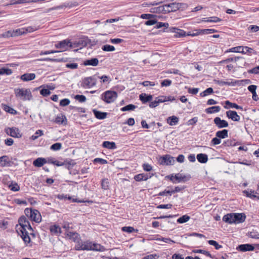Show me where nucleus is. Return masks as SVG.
<instances>
[{
	"mask_svg": "<svg viewBox=\"0 0 259 259\" xmlns=\"http://www.w3.org/2000/svg\"><path fill=\"white\" fill-rule=\"evenodd\" d=\"M18 223L20 228L17 230L18 234L20 235L24 243L27 245L30 242V238L28 232L26 231V225L30 224L28 219L24 215H22L18 219Z\"/></svg>",
	"mask_w": 259,
	"mask_h": 259,
	"instance_id": "obj_1",
	"label": "nucleus"
},
{
	"mask_svg": "<svg viewBox=\"0 0 259 259\" xmlns=\"http://www.w3.org/2000/svg\"><path fill=\"white\" fill-rule=\"evenodd\" d=\"M246 218L244 213H230L223 217V221L229 224H240L244 222Z\"/></svg>",
	"mask_w": 259,
	"mask_h": 259,
	"instance_id": "obj_2",
	"label": "nucleus"
},
{
	"mask_svg": "<svg viewBox=\"0 0 259 259\" xmlns=\"http://www.w3.org/2000/svg\"><path fill=\"white\" fill-rule=\"evenodd\" d=\"M24 213L30 220L37 223H40L41 221V214L36 209L31 208H26L24 210Z\"/></svg>",
	"mask_w": 259,
	"mask_h": 259,
	"instance_id": "obj_3",
	"label": "nucleus"
},
{
	"mask_svg": "<svg viewBox=\"0 0 259 259\" xmlns=\"http://www.w3.org/2000/svg\"><path fill=\"white\" fill-rule=\"evenodd\" d=\"M166 14L171 12H176L177 10H181L183 11L186 9L188 6L185 3H171L164 4Z\"/></svg>",
	"mask_w": 259,
	"mask_h": 259,
	"instance_id": "obj_4",
	"label": "nucleus"
},
{
	"mask_svg": "<svg viewBox=\"0 0 259 259\" xmlns=\"http://www.w3.org/2000/svg\"><path fill=\"white\" fill-rule=\"evenodd\" d=\"M14 93L16 97L22 98L24 101L32 99V95L29 89L16 88L14 89Z\"/></svg>",
	"mask_w": 259,
	"mask_h": 259,
	"instance_id": "obj_5",
	"label": "nucleus"
},
{
	"mask_svg": "<svg viewBox=\"0 0 259 259\" xmlns=\"http://www.w3.org/2000/svg\"><path fill=\"white\" fill-rule=\"evenodd\" d=\"M116 91H107L101 95V99L107 103L113 102L117 98Z\"/></svg>",
	"mask_w": 259,
	"mask_h": 259,
	"instance_id": "obj_6",
	"label": "nucleus"
},
{
	"mask_svg": "<svg viewBox=\"0 0 259 259\" xmlns=\"http://www.w3.org/2000/svg\"><path fill=\"white\" fill-rule=\"evenodd\" d=\"M174 163V157L169 154L160 156L158 160V163L162 165H171Z\"/></svg>",
	"mask_w": 259,
	"mask_h": 259,
	"instance_id": "obj_7",
	"label": "nucleus"
},
{
	"mask_svg": "<svg viewBox=\"0 0 259 259\" xmlns=\"http://www.w3.org/2000/svg\"><path fill=\"white\" fill-rule=\"evenodd\" d=\"M76 250H97V244H92L91 242H81V244H78L75 246Z\"/></svg>",
	"mask_w": 259,
	"mask_h": 259,
	"instance_id": "obj_8",
	"label": "nucleus"
},
{
	"mask_svg": "<svg viewBox=\"0 0 259 259\" xmlns=\"http://www.w3.org/2000/svg\"><path fill=\"white\" fill-rule=\"evenodd\" d=\"M88 42L86 38L81 37L78 39L71 41L70 45V48H77L76 51L79 49H81L83 47H85L87 45Z\"/></svg>",
	"mask_w": 259,
	"mask_h": 259,
	"instance_id": "obj_9",
	"label": "nucleus"
},
{
	"mask_svg": "<svg viewBox=\"0 0 259 259\" xmlns=\"http://www.w3.org/2000/svg\"><path fill=\"white\" fill-rule=\"evenodd\" d=\"M96 83L95 76L85 77L82 80L81 85L84 88H90Z\"/></svg>",
	"mask_w": 259,
	"mask_h": 259,
	"instance_id": "obj_10",
	"label": "nucleus"
},
{
	"mask_svg": "<svg viewBox=\"0 0 259 259\" xmlns=\"http://www.w3.org/2000/svg\"><path fill=\"white\" fill-rule=\"evenodd\" d=\"M191 179L190 175H185L181 173H178L175 175V184L180 183H185Z\"/></svg>",
	"mask_w": 259,
	"mask_h": 259,
	"instance_id": "obj_11",
	"label": "nucleus"
},
{
	"mask_svg": "<svg viewBox=\"0 0 259 259\" xmlns=\"http://www.w3.org/2000/svg\"><path fill=\"white\" fill-rule=\"evenodd\" d=\"M77 5H78V3L76 2H71V3H65L62 4V5H60L59 6L49 8L47 12H50L53 10L61 9L67 8V7L70 8V7H75V6H77Z\"/></svg>",
	"mask_w": 259,
	"mask_h": 259,
	"instance_id": "obj_12",
	"label": "nucleus"
},
{
	"mask_svg": "<svg viewBox=\"0 0 259 259\" xmlns=\"http://www.w3.org/2000/svg\"><path fill=\"white\" fill-rule=\"evenodd\" d=\"M236 249L241 252H246L253 251L254 250V246L252 244H242L239 245Z\"/></svg>",
	"mask_w": 259,
	"mask_h": 259,
	"instance_id": "obj_13",
	"label": "nucleus"
},
{
	"mask_svg": "<svg viewBox=\"0 0 259 259\" xmlns=\"http://www.w3.org/2000/svg\"><path fill=\"white\" fill-rule=\"evenodd\" d=\"M213 122L219 128L227 127L229 126V123L226 120L222 119L219 117H216L214 118L213 119Z\"/></svg>",
	"mask_w": 259,
	"mask_h": 259,
	"instance_id": "obj_14",
	"label": "nucleus"
},
{
	"mask_svg": "<svg viewBox=\"0 0 259 259\" xmlns=\"http://www.w3.org/2000/svg\"><path fill=\"white\" fill-rule=\"evenodd\" d=\"M70 44L71 41L68 39H64L55 44V46L57 49L66 50L68 47L70 48Z\"/></svg>",
	"mask_w": 259,
	"mask_h": 259,
	"instance_id": "obj_15",
	"label": "nucleus"
},
{
	"mask_svg": "<svg viewBox=\"0 0 259 259\" xmlns=\"http://www.w3.org/2000/svg\"><path fill=\"white\" fill-rule=\"evenodd\" d=\"M54 165H55L57 166L66 165L68 169H70L71 166H73L75 163L72 160H65L64 162H61L55 159Z\"/></svg>",
	"mask_w": 259,
	"mask_h": 259,
	"instance_id": "obj_16",
	"label": "nucleus"
},
{
	"mask_svg": "<svg viewBox=\"0 0 259 259\" xmlns=\"http://www.w3.org/2000/svg\"><path fill=\"white\" fill-rule=\"evenodd\" d=\"M7 134L14 138H19L21 137L19 128L17 127L8 128L6 130Z\"/></svg>",
	"mask_w": 259,
	"mask_h": 259,
	"instance_id": "obj_17",
	"label": "nucleus"
},
{
	"mask_svg": "<svg viewBox=\"0 0 259 259\" xmlns=\"http://www.w3.org/2000/svg\"><path fill=\"white\" fill-rule=\"evenodd\" d=\"M52 235L59 236L62 233L61 228L59 226L54 224L51 225L49 228Z\"/></svg>",
	"mask_w": 259,
	"mask_h": 259,
	"instance_id": "obj_18",
	"label": "nucleus"
},
{
	"mask_svg": "<svg viewBox=\"0 0 259 259\" xmlns=\"http://www.w3.org/2000/svg\"><path fill=\"white\" fill-rule=\"evenodd\" d=\"M64 235L69 239L74 242L78 241L79 239V235L76 232L66 231Z\"/></svg>",
	"mask_w": 259,
	"mask_h": 259,
	"instance_id": "obj_19",
	"label": "nucleus"
},
{
	"mask_svg": "<svg viewBox=\"0 0 259 259\" xmlns=\"http://www.w3.org/2000/svg\"><path fill=\"white\" fill-rule=\"evenodd\" d=\"M54 122L59 125L62 124L65 125L67 124V119L64 115L60 114L57 115Z\"/></svg>",
	"mask_w": 259,
	"mask_h": 259,
	"instance_id": "obj_20",
	"label": "nucleus"
},
{
	"mask_svg": "<svg viewBox=\"0 0 259 259\" xmlns=\"http://www.w3.org/2000/svg\"><path fill=\"white\" fill-rule=\"evenodd\" d=\"M239 145H240V143L236 142L235 139H230L224 141L220 147L222 148L223 147H234Z\"/></svg>",
	"mask_w": 259,
	"mask_h": 259,
	"instance_id": "obj_21",
	"label": "nucleus"
},
{
	"mask_svg": "<svg viewBox=\"0 0 259 259\" xmlns=\"http://www.w3.org/2000/svg\"><path fill=\"white\" fill-rule=\"evenodd\" d=\"M226 115L233 121H239L240 120V116L236 111L229 110L226 112Z\"/></svg>",
	"mask_w": 259,
	"mask_h": 259,
	"instance_id": "obj_22",
	"label": "nucleus"
},
{
	"mask_svg": "<svg viewBox=\"0 0 259 259\" xmlns=\"http://www.w3.org/2000/svg\"><path fill=\"white\" fill-rule=\"evenodd\" d=\"M34 91L39 90L40 94L44 97H47L51 94V91L45 87V84L40 85L39 87L36 88Z\"/></svg>",
	"mask_w": 259,
	"mask_h": 259,
	"instance_id": "obj_23",
	"label": "nucleus"
},
{
	"mask_svg": "<svg viewBox=\"0 0 259 259\" xmlns=\"http://www.w3.org/2000/svg\"><path fill=\"white\" fill-rule=\"evenodd\" d=\"M153 99V96L151 95H148L146 93H142L139 96V99L143 104H146L150 102Z\"/></svg>",
	"mask_w": 259,
	"mask_h": 259,
	"instance_id": "obj_24",
	"label": "nucleus"
},
{
	"mask_svg": "<svg viewBox=\"0 0 259 259\" xmlns=\"http://www.w3.org/2000/svg\"><path fill=\"white\" fill-rule=\"evenodd\" d=\"M36 75L34 73H26L20 76V79L23 81H29L35 78Z\"/></svg>",
	"mask_w": 259,
	"mask_h": 259,
	"instance_id": "obj_25",
	"label": "nucleus"
},
{
	"mask_svg": "<svg viewBox=\"0 0 259 259\" xmlns=\"http://www.w3.org/2000/svg\"><path fill=\"white\" fill-rule=\"evenodd\" d=\"M45 163H47V159L42 157L37 158L33 162V165L37 167L42 166Z\"/></svg>",
	"mask_w": 259,
	"mask_h": 259,
	"instance_id": "obj_26",
	"label": "nucleus"
},
{
	"mask_svg": "<svg viewBox=\"0 0 259 259\" xmlns=\"http://www.w3.org/2000/svg\"><path fill=\"white\" fill-rule=\"evenodd\" d=\"M150 12L153 13H163L166 14L164 4L162 6H160L159 7H154L150 9Z\"/></svg>",
	"mask_w": 259,
	"mask_h": 259,
	"instance_id": "obj_27",
	"label": "nucleus"
},
{
	"mask_svg": "<svg viewBox=\"0 0 259 259\" xmlns=\"http://www.w3.org/2000/svg\"><path fill=\"white\" fill-rule=\"evenodd\" d=\"M102 146L104 148H106L108 149H115L117 148L116 145L114 142H110V141H104L102 143Z\"/></svg>",
	"mask_w": 259,
	"mask_h": 259,
	"instance_id": "obj_28",
	"label": "nucleus"
},
{
	"mask_svg": "<svg viewBox=\"0 0 259 259\" xmlns=\"http://www.w3.org/2000/svg\"><path fill=\"white\" fill-rule=\"evenodd\" d=\"M225 104L226 105L224 106V108L226 109L232 108H235L236 109L243 110V108L242 106L237 105L235 103H232L228 100L225 101Z\"/></svg>",
	"mask_w": 259,
	"mask_h": 259,
	"instance_id": "obj_29",
	"label": "nucleus"
},
{
	"mask_svg": "<svg viewBox=\"0 0 259 259\" xmlns=\"http://www.w3.org/2000/svg\"><path fill=\"white\" fill-rule=\"evenodd\" d=\"M166 121H167V123L169 125L172 126V125H175L178 123L179 119L178 117H177L175 115H172L171 116L168 117L167 118Z\"/></svg>",
	"mask_w": 259,
	"mask_h": 259,
	"instance_id": "obj_30",
	"label": "nucleus"
},
{
	"mask_svg": "<svg viewBox=\"0 0 259 259\" xmlns=\"http://www.w3.org/2000/svg\"><path fill=\"white\" fill-rule=\"evenodd\" d=\"M215 136L219 138L225 139L228 137V130L224 129L216 132Z\"/></svg>",
	"mask_w": 259,
	"mask_h": 259,
	"instance_id": "obj_31",
	"label": "nucleus"
},
{
	"mask_svg": "<svg viewBox=\"0 0 259 259\" xmlns=\"http://www.w3.org/2000/svg\"><path fill=\"white\" fill-rule=\"evenodd\" d=\"M241 54H247L249 56H251L252 54L257 55V52L255 51L253 49L245 46L244 47V50L241 51Z\"/></svg>",
	"mask_w": 259,
	"mask_h": 259,
	"instance_id": "obj_32",
	"label": "nucleus"
},
{
	"mask_svg": "<svg viewBox=\"0 0 259 259\" xmlns=\"http://www.w3.org/2000/svg\"><path fill=\"white\" fill-rule=\"evenodd\" d=\"M98 78L100 79V82L103 84L105 87L110 83L111 79L109 76L103 75L101 76H99Z\"/></svg>",
	"mask_w": 259,
	"mask_h": 259,
	"instance_id": "obj_33",
	"label": "nucleus"
},
{
	"mask_svg": "<svg viewBox=\"0 0 259 259\" xmlns=\"http://www.w3.org/2000/svg\"><path fill=\"white\" fill-rule=\"evenodd\" d=\"M197 160L201 163H205L208 161V156L206 154L199 153L196 156Z\"/></svg>",
	"mask_w": 259,
	"mask_h": 259,
	"instance_id": "obj_34",
	"label": "nucleus"
},
{
	"mask_svg": "<svg viewBox=\"0 0 259 259\" xmlns=\"http://www.w3.org/2000/svg\"><path fill=\"white\" fill-rule=\"evenodd\" d=\"M2 107L3 110L6 112L10 113L12 115H16L17 114V111L16 110L8 106V105L2 104Z\"/></svg>",
	"mask_w": 259,
	"mask_h": 259,
	"instance_id": "obj_35",
	"label": "nucleus"
},
{
	"mask_svg": "<svg viewBox=\"0 0 259 259\" xmlns=\"http://www.w3.org/2000/svg\"><path fill=\"white\" fill-rule=\"evenodd\" d=\"M28 31V30L27 29L21 28L16 30H13L12 33H13L14 37H16L21 35Z\"/></svg>",
	"mask_w": 259,
	"mask_h": 259,
	"instance_id": "obj_36",
	"label": "nucleus"
},
{
	"mask_svg": "<svg viewBox=\"0 0 259 259\" xmlns=\"http://www.w3.org/2000/svg\"><path fill=\"white\" fill-rule=\"evenodd\" d=\"M192 253H201L205 256L209 257L211 258H213V256L211 254V253L206 250L201 249H193L192 251Z\"/></svg>",
	"mask_w": 259,
	"mask_h": 259,
	"instance_id": "obj_37",
	"label": "nucleus"
},
{
	"mask_svg": "<svg viewBox=\"0 0 259 259\" xmlns=\"http://www.w3.org/2000/svg\"><path fill=\"white\" fill-rule=\"evenodd\" d=\"M221 110V107L219 106H212L205 109V111L207 114H212L219 112Z\"/></svg>",
	"mask_w": 259,
	"mask_h": 259,
	"instance_id": "obj_38",
	"label": "nucleus"
},
{
	"mask_svg": "<svg viewBox=\"0 0 259 259\" xmlns=\"http://www.w3.org/2000/svg\"><path fill=\"white\" fill-rule=\"evenodd\" d=\"M174 37L180 38L188 36L187 33L183 29L178 28V30L175 32Z\"/></svg>",
	"mask_w": 259,
	"mask_h": 259,
	"instance_id": "obj_39",
	"label": "nucleus"
},
{
	"mask_svg": "<svg viewBox=\"0 0 259 259\" xmlns=\"http://www.w3.org/2000/svg\"><path fill=\"white\" fill-rule=\"evenodd\" d=\"M170 188H171V187H167L166 189H165L164 191L160 192L157 194L155 195V196H157V198H159L158 196H171L172 194L171 190H168L167 189H169Z\"/></svg>",
	"mask_w": 259,
	"mask_h": 259,
	"instance_id": "obj_40",
	"label": "nucleus"
},
{
	"mask_svg": "<svg viewBox=\"0 0 259 259\" xmlns=\"http://www.w3.org/2000/svg\"><path fill=\"white\" fill-rule=\"evenodd\" d=\"M254 192L255 191L252 190H245L242 192L244 195L252 199H255V195L253 194Z\"/></svg>",
	"mask_w": 259,
	"mask_h": 259,
	"instance_id": "obj_41",
	"label": "nucleus"
},
{
	"mask_svg": "<svg viewBox=\"0 0 259 259\" xmlns=\"http://www.w3.org/2000/svg\"><path fill=\"white\" fill-rule=\"evenodd\" d=\"M83 65L85 66L92 65L94 66H97V58H92L89 60H86L83 62Z\"/></svg>",
	"mask_w": 259,
	"mask_h": 259,
	"instance_id": "obj_42",
	"label": "nucleus"
},
{
	"mask_svg": "<svg viewBox=\"0 0 259 259\" xmlns=\"http://www.w3.org/2000/svg\"><path fill=\"white\" fill-rule=\"evenodd\" d=\"M137 108V106H136L134 104H128L127 105H126V106L122 107L120 109V110L123 112L131 111H134Z\"/></svg>",
	"mask_w": 259,
	"mask_h": 259,
	"instance_id": "obj_43",
	"label": "nucleus"
},
{
	"mask_svg": "<svg viewBox=\"0 0 259 259\" xmlns=\"http://www.w3.org/2000/svg\"><path fill=\"white\" fill-rule=\"evenodd\" d=\"M121 230L123 232H126L128 233H131L133 232L138 233L139 231V230L138 229H135L134 227H131V226L123 227L121 228Z\"/></svg>",
	"mask_w": 259,
	"mask_h": 259,
	"instance_id": "obj_44",
	"label": "nucleus"
},
{
	"mask_svg": "<svg viewBox=\"0 0 259 259\" xmlns=\"http://www.w3.org/2000/svg\"><path fill=\"white\" fill-rule=\"evenodd\" d=\"M247 236L248 237L253 239H259V233L254 230H252L251 231L248 232L247 234Z\"/></svg>",
	"mask_w": 259,
	"mask_h": 259,
	"instance_id": "obj_45",
	"label": "nucleus"
},
{
	"mask_svg": "<svg viewBox=\"0 0 259 259\" xmlns=\"http://www.w3.org/2000/svg\"><path fill=\"white\" fill-rule=\"evenodd\" d=\"M244 50L243 46H237L235 47H233L229 49L228 50L226 51V52H234V53H241V51Z\"/></svg>",
	"mask_w": 259,
	"mask_h": 259,
	"instance_id": "obj_46",
	"label": "nucleus"
},
{
	"mask_svg": "<svg viewBox=\"0 0 259 259\" xmlns=\"http://www.w3.org/2000/svg\"><path fill=\"white\" fill-rule=\"evenodd\" d=\"M160 17L152 14H142L140 16V18L143 19L149 20L152 18H159Z\"/></svg>",
	"mask_w": 259,
	"mask_h": 259,
	"instance_id": "obj_47",
	"label": "nucleus"
},
{
	"mask_svg": "<svg viewBox=\"0 0 259 259\" xmlns=\"http://www.w3.org/2000/svg\"><path fill=\"white\" fill-rule=\"evenodd\" d=\"M190 219V217L185 214L180 217L177 221L178 223L183 224L187 222Z\"/></svg>",
	"mask_w": 259,
	"mask_h": 259,
	"instance_id": "obj_48",
	"label": "nucleus"
},
{
	"mask_svg": "<svg viewBox=\"0 0 259 259\" xmlns=\"http://www.w3.org/2000/svg\"><path fill=\"white\" fill-rule=\"evenodd\" d=\"M101 187L104 190H108L109 187V181L108 179H103L101 182Z\"/></svg>",
	"mask_w": 259,
	"mask_h": 259,
	"instance_id": "obj_49",
	"label": "nucleus"
},
{
	"mask_svg": "<svg viewBox=\"0 0 259 259\" xmlns=\"http://www.w3.org/2000/svg\"><path fill=\"white\" fill-rule=\"evenodd\" d=\"M8 157L7 156H3L0 157V165L2 167L6 166L9 163L8 160Z\"/></svg>",
	"mask_w": 259,
	"mask_h": 259,
	"instance_id": "obj_50",
	"label": "nucleus"
},
{
	"mask_svg": "<svg viewBox=\"0 0 259 259\" xmlns=\"http://www.w3.org/2000/svg\"><path fill=\"white\" fill-rule=\"evenodd\" d=\"M13 73L11 69L3 67L0 68V75L6 74L7 75H11Z\"/></svg>",
	"mask_w": 259,
	"mask_h": 259,
	"instance_id": "obj_51",
	"label": "nucleus"
},
{
	"mask_svg": "<svg viewBox=\"0 0 259 259\" xmlns=\"http://www.w3.org/2000/svg\"><path fill=\"white\" fill-rule=\"evenodd\" d=\"M102 50L105 52H113L115 50L113 46L110 45H104L102 47Z\"/></svg>",
	"mask_w": 259,
	"mask_h": 259,
	"instance_id": "obj_52",
	"label": "nucleus"
},
{
	"mask_svg": "<svg viewBox=\"0 0 259 259\" xmlns=\"http://www.w3.org/2000/svg\"><path fill=\"white\" fill-rule=\"evenodd\" d=\"M213 93V90L212 88H207L205 90L200 94L201 97H205L208 95L211 94Z\"/></svg>",
	"mask_w": 259,
	"mask_h": 259,
	"instance_id": "obj_53",
	"label": "nucleus"
},
{
	"mask_svg": "<svg viewBox=\"0 0 259 259\" xmlns=\"http://www.w3.org/2000/svg\"><path fill=\"white\" fill-rule=\"evenodd\" d=\"M207 242L209 245L213 246L215 249L217 250L222 248L223 247L221 245H220L216 241L213 240H209L207 241Z\"/></svg>",
	"mask_w": 259,
	"mask_h": 259,
	"instance_id": "obj_54",
	"label": "nucleus"
},
{
	"mask_svg": "<svg viewBox=\"0 0 259 259\" xmlns=\"http://www.w3.org/2000/svg\"><path fill=\"white\" fill-rule=\"evenodd\" d=\"M62 148V144L60 143H56L52 144L50 147V149L53 151H57Z\"/></svg>",
	"mask_w": 259,
	"mask_h": 259,
	"instance_id": "obj_55",
	"label": "nucleus"
},
{
	"mask_svg": "<svg viewBox=\"0 0 259 259\" xmlns=\"http://www.w3.org/2000/svg\"><path fill=\"white\" fill-rule=\"evenodd\" d=\"M9 188L11 191L14 192L18 191L20 190V187L17 183H14L9 185Z\"/></svg>",
	"mask_w": 259,
	"mask_h": 259,
	"instance_id": "obj_56",
	"label": "nucleus"
},
{
	"mask_svg": "<svg viewBox=\"0 0 259 259\" xmlns=\"http://www.w3.org/2000/svg\"><path fill=\"white\" fill-rule=\"evenodd\" d=\"M186 186H175L174 189H171V192L172 194L180 192L184 190L186 188Z\"/></svg>",
	"mask_w": 259,
	"mask_h": 259,
	"instance_id": "obj_57",
	"label": "nucleus"
},
{
	"mask_svg": "<svg viewBox=\"0 0 259 259\" xmlns=\"http://www.w3.org/2000/svg\"><path fill=\"white\" fill-rule=\"evenodd\" d=\"M185 89H187L188 92L189 94H191L192 95L197 94L199 91V88H191L187 86H186L185 87Z\"/></svg>",
	"mask_w": 259,
	"mask_h": 259,
	"instance_id": "obj_58",
	"label": "nucleus"
},
{
	"mask_svg": "<svg viewBox=\"0 0 259 259\" xmlns=\"http://www.w3.org/2000/svg\"><path fill=\"white\" fill-rule=\"evenodd\" d=\"M43 135V131L40 130H38L36 131L34 135H32L31 137V139L32 140H35L37 139L39 136Z\"/></svg>",
	"mask_w": 259,
	"mask_h": 259,
	"instance_id": "obj_59",
	"label": "nucleus"
},
{
	"mask_svg": "<svg viewBox=\"0 0 259 259\" xmlns=\"http://www.w3.org/2000/svg\"><path fill=\"white\" fill-rule=\"evenodd\" d=\"M74 99L80 103L84 102L86 101V97L82 95H76L74 96Z\"/></svg>",
	"mask_w": 259,
	"mask_h": 259,
	"instance_id": "obj_60",
	"label": "nucleus"
},
{
	"mask_svg": "<svg viewBox=\"0 0 259 259\" xmlns=\"http://www.w3.org/2000/svg\"><path fill=\"white\" fill-rule=\"evenodd\" d=\"M12 31L13 30H10L5 32L1 34V37L4 38H9L10 37H14Z\"/></svg>",
	"mask_w": 259,
	"mask_h": 259,
	"instance_id": "obj_61",
	"label": "nucleus"
},
{
	"mask_svg": "<svg viewBox=\"0 0 259 259\" xmlns=\"http://www.w3.org/2000/svg\"><path fill=\"white\" fill-rule=\"evenodd\" d=\"M221 143V139L216 137L212 139L210 143L211 146H215L220 144Z\"/></svg>",
	"mask_w": 259,
	"mask_h": 259,
	"instance_id": "obj_62",
	"label": "nucleus"
},
{
	"mask_svg": "<svg viewBox=\"0 0 259 259\" xmlns=\"http://www.w3.org/2000/svg\"><path fill=\"white\" fill-rule=\"evenodd\" d=\"M248 29L251 32H256L259 30V26L255 25H251L248 27Z\"/></svg>",
	"mask_w": 259,
	"mask_h": 259,
	"instance_id": "obj_63",
	"label": "nucleus"
},
{
	"mask_svg": "<svg viewBox=\"0 0 259 259\" xmlns=\"http://www.w3.org/2000/svg\"><path fill=\"white\" fill-rule=\"evenodd\" d=\"M159 257L157 254H151L144 256L142 259H158Z\"/></svg>",
	"mask_w": 259,
	"mask_h": 259,
	"instance_id": "obj_64",
	"label": "nucleus"
}]
</instances>
